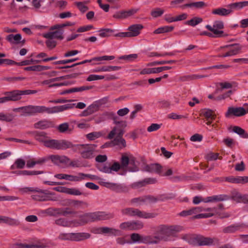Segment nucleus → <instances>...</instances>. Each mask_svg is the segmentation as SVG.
<instances>
[{"label": "nucleus", "mask_w": 248, "mask_h": 248, "mask_svg": "<svg viewBox=\"0 0 248 248\" xmlns=\"http://www.w3.org/2000/svg\"><path fill=\"white\" fill-rule=\"evenodd\" d=\"M72 108L70 104L47 108L45 106H29L22 107V113L26 115H32L36 113L46 112L47 113H56Z\"/></svg>", "instance_id": "f257e3e1"}, {"label": "nucleus", "mask_w": 248, "mask_h": 248, "mask_svg": "<svg viewBox=\"0 0 248 248\" xmlns=\"http://www.w3.org/2000/svg\"><path fill=\"white\" fill-rule=\"evenodd\" d=\"M138 162L136 160L135 157L130 154H126L123 155L121 158V166L118 163H114L110 167L111 173L112 171H117L121 167H126L128 170L130 172H136L139 170L138 167Z\"/></svg>", "instance_id": "f03ea898"}, {"label": "nucleus", "mask_w": 248, "mask_h": 248, "mask_svg": "<svg viewBox=\"0 0 248 248\" xmlns=\"http://www.w3.org/2000/svg\"><path fill=\"white\" fill-rule=\"evenodd\" d=\"M36 139L46 147L51 149L65 150L72 147V144L67 140L46 139L44 138V133H40L36 137Z\"/></svg>", "instance_id": "7ed1b4c3"}, {"label": "nucleus", "mask_w": 248, "mask_h": 248, "mask_svg": "<svg viewBox=\"0 0 248 248\" xmlns=\"http://www.w3.org/2000/svg\"><path fill=\"white\" fill-rule=\"evenodd\" d=\"M183 227L181 226H161L155 235V238L158 243L161 240L166 239V237L174 236L177 233L181 232Z\"/></svg>", "instance_id": "20e7f679"}, {"label": "nucleus", "mask_w": 248, "mask_h": 248, "mask_svg": "<svg viewBox=\"0 0 248 248\" xmlns=\"http://www.w3.org/2000/svg\"><path fill=\"white\" fill-rule=\"evenodd\" d=\"M183 239L188 241L192 245L199 246L211 245L214 244L215 239L206 237L203 236H195L190 234H186L183 237Z\"/></svg>", "instance_id": "39448f33"}, {"label": "nucleus", "mask_w": 248, "mask_h": 248, "mask_svg": "<svg viewBox=\"0 0 248 248\" xmlns=\"http://www.w3.org/2000/svg\"><path fill=\"white\" fill-rule=\"evenodd\" d=\"M112 217V215L110 213L100 212L87 214L81 217L80 222L79 225H82L85 223L93 221L95 220H105Z\"/></svg>", "instance_id": "423d86ee"}, {"label": "nucleus", "mask_w": 248, "mask_h": 248, "mask_svg": "<svg viewBox=\"0 0 248 248\" xmlns=\"http://www.w3.org/2000/svg\"><path fill=\"white\" fill-rule=\"evenodd\" d=\"M95 148V144L80 145L78 149L83 158L90 159L94 157Z\"/></svg>", "instance_id": "0eeeda50"}, {"label": "nucleus", "mask_w": 248, "mask_h": 248, "mask_svg": "<svg viewBox=\"0 0 248 248\" xmlns=\"http://www.w3.org/2000/svg\"><path fill=\"white\" fill-rule=\"evenodd\" d=\"M131 242L133 243L156 244L157 240L154 236H144L138 233H133L131 235Z\"/></svg>", "instance_id": "6e6552de"}, {"label": "nucleus", "mask_w": 248, "mask_h": 248, "mask_svg": "<svg viewBox=\"0 0 248 248\" xmlns=\"http://www.w3.org/2000/svg\"><path fill=\"white\" fill-rule=\"evenodd\" d=\"M205 28L211 31L214 37H221L223 36L224 24L222 21L217 20L213 23V26L207 25Z\"/></svg>", "instance_id": "1a4fd4ad"}, {"label": "nucleus", "mask_w": 248, "mask_h": 248, "mask_svg": "<svg viewBox=\"0 0 248 248\" xmlns=\"http://www.w3.org/2000/svg\"><path fill=\"white\" fill-rule=\"evenodd\" d=\"M195 214L200 212H205L206 213L199 214L194 217V218H204L212 217L214 215V208H203L202 207H197L193 208Z\"/></svg>", "instance_id": "9d476101"}, {"label": "nucleus", "mask_w": 248, "mask_h": 248, "mask_svg": "<svg viewBox=\"0 0 248 248\" xmlns=\"http://www.w3.org/2000/svg\"><path fill=\"white\" fill-rule=\"evenodd\" d=\"M89 234L85 233H62L59 235V238L62 240L79 241L89 238Z\"/></svg>", "instance_id": "9b49d317"}, {"label": "nucleus", "mask_w": 248, "mask_h": 248, "mask_svg": "<svg viewBox=\"0 0 248 248\" xmlns=\"http://www.w3.org/2000/svg\"><path fill=\"white\" fill-rule=\"evenodd\" d=\"M245 108H229L225 115L227 117H230L231 115H233L237 117L244 115L248 113V105L245 104Z\"/></svg>", "instance_id": "f8f14e48"}, {"label": "nucleus", "mask_w": 248, "mask_h": 248, "mask_svg": "<svg viewBox=\"0 0 248 248\" xmlns=\"http://www.w3.org/2000/svg\"><path fill=\"white\" fill-rule=\"evenodd\" d=\"M66 76H62L60 77H58L56 78H50L49 79H46L44 80L42 82V84L43 85H47L49 87H60L62 86H67L70 84V83L68 81L63 82L62 83H54L55 81H60L62 79H65Z\"/></svg>", "instance_id": "ddd939ff"}, {"label": "nucleus", "mask_w": 248, "mask_h": 248, "mask_svg": "<svg viewBox=\"0 0 248 248\" xmlns=\"http://www.w3.org/2000/svg\"><path fill=\"white\" fill-rule=\"evenodd\" d=\"M49 158L55 164L65 167L69 166L70 159L65 155H52Z\"/></svg>", "instance_id": "4468645a"}, {"label": "nucleus", "mask_w": 248, "mask_h": 248, "mask_svg": "<svg viewBox=\"0 0 248 248\" xmlns=\"http://www.w3.org/2000/svg\"><path fill=\"white\" fill-rule=\"evenodd\" d=\"M45 212L50 216H55L59 214L62 216H66L72 214L74 212L68 208L53 209L49 208L46 210Z\"/></svg>", "instance_id": "2eb2a0df"}, {"label": "nucleus", "mask_w": 248, "mask_h": 248, "mask_svg": "<svg viewBox=\"0 0 248 248\" xmlns=\"http://www.w3.org/2000/svg\"><path fill=\"white\" fill-rule=\"evenodd\" d=\"M124 214L130 216H138L140 217L147 218L153 217L152 214L142 212L138 210H133L131 208H127L123 210Z\"/></svg>", "instance_id": "dca6fc26"}, {"label": "nucleus", "mask_w": 248, "mask_h": 248, "mask_svg": "<svg viewBox=\"0 0 248 248\" xmlns=\"http://www.w3.org/2000/svg\"><path fill=\"white\" fill-rule=\"evenodd\" d=\"M143 26L140 24H135L130 26L127 29L129 37H136L140 34Z\"/></svg>", "instance_id": "f3484780"}, {"label": "nucleus", "mask_w": 248, "mask_h": 248, "mask_svg": "<svg viewBox=\"0 0 248 248\" xmlns=\"http://www.w3.org/2000/svg\"><path fill=\"white\" fill-rule=\"evenodd\" d=\"M51 247V243L47 242L46 244H36L25 245L21 243H17L13 245L12 248H46Z\"/></svg>", "instance_id": "a211bd4d"}, {"label": "nucleus", "mask_w": 248, "mask_h": 248, "mask_svg": "<svg viewBox=\"0 0 248 248\" xmlns=\"http://www.w3.org/2000/svg\"><path fill=\"white\" fill-rule=\"evenodd\" d=\"M171 69L170 66H162L157 68H145L142 69L140 74L141 75H149L151 74H156L161 72L163 71L168 70Z\"/></svg>", "instance_id": "6ab92c4d"}, {"label": "nucleus", "mask_w": 248, "mask_h": 248, "mask_svg": "<svg viewBox=\"0 0 248 248\" xmlns=\"http://www.w3.org/2000/svg\"><path fill=\"white\" fill-rule=\"evenodd\" d=\"M142 224L140 222H126L122 223L120 228L124 230H138L141 228Z\"/></svg>", "instance_id": "aec40b11"}, {"label": "nucleus", "mask_w": 248, "mask_h": 248, "mask_svg": "<svg viewBox=\"0 0 248 248\" xmlns=\"http://www.w3.org/2000/svg\"><path fill=\"white\" fill-rule=\"evenodd\" d=\"M124 131L123 129L120 126L119 124H118L110 132L108 135V138L109 139H112L114 138V139L115 138L122 137L124 134Z\"/></svg>", "instance_id": "412c9836"}, {"label": "nucleus", "mask_w": 248, "mask_h": 248, "mask_svg": "<svg viewBox=\"0 0 248 248\" xmlns=\"http://www.w3.org/2000/svg\"><path fill=\"white\" fill-rule=\"evenodd\" d=\"M114 56L104 55L100 57H96L92 58V60L94 62L93 64L94 65H100L104 64V61H111L114 59Z\"/></svg>", "instance_id": "4be33fe9"}, {"label": "nucleus", "mask_w": 248, "mask_h": 248, "mask_svg": "<svg viewBox=\"0 0 248 248\" xmlns=\"http://www.w3.org/2000/svg\"><path fill=\"white\" fill-rule=\"evenodd\" d=\"M80 222V221L79 222L75 223L71 221H69L64 218H60L57 219L55 220V223L57 225L59 226H62L63 227H71L73 226H78L79 223Z\"/></svg>", "instance_id": "5701e85b"}, {"label": "nucleus", "mask_w": 248, "mask_h": 248, "mask_svg": "<svg viewBox=\"0 0 248 248\" xmlns=\"http://www.w3.org/2000/svg\"><path fill=\"white\" fill-rule=\"evenodd\" d=\"M6 40L12 44H18L22 42L20 34H9L6 37Z\"/></svg>", "instance_id": "b1692460"}, {"label": "nucleus", "mask_w": 248, "mask_h": 248, "mask_svg": "<svg viewBox=\"0 0 248 248\" xmlns=\"http://www.w3.org/2000/svg\"><path fill=\"white\" fill-rule=\"evenodd\" d=\"M232 11L231 9H227L223 8H219L213 10L212 14L217 15L220 16H227L232 13Z\"/></svg>", "instance_id": "393cba45"}, {"label": "nucleus", "mask_w": 248, "mask_h": 248, "mask_svg": "<svg viewBox=\"0 0 248 248\" xmlns=\"http://www.w3.org/2000/svg\"><path fill=\"white\" fill-rule=\"evenodd\" d=\"M100 232L113 235H119L121 233V232L118 230L108 227H102L100 228Z\"/></svg>", "instance_id": "a878e982"}, {"label": "nucleus", "mask_w": 248, "mask_h": 248, "mask_svg": "<svg viewBox=\"0 0 248 248\" xmlns=\"http://www.w3.org/2000/svg\"><path fill=\"white\" fill-rule=\"evenodd\" d=\"M63 32L62 31H56L54 32H49L44 34V36L46 38H58L62 39Z\"/></svg>", "instance_id": "bb28decb"}, {"label": "nucleus", "mask_w": 248, "mask_h": 248, "mask_svg": "<svg viewBox=\"0 0 248 248\" xmlns=\"http://www.w3.org/2000/svg\"><path fill=\"white\" fill-rule=\"evenodd\" d=\"M228 6L231 9L240 10L245 7L248 6V1H240L230 4Z\"/></svg>", "instance_id": "cd10ccee"}, {"label": "nucleus", "mask_w": 248, "mask_h": 248, "mask_svg": "<svg viewBox=\"0 0 248 248\" xmlns=\"http://www.w3.org/2000/svg\"><path fill=\"white\" fill-rule=\"evenodd\" d=\"M49 69V67L47 66H43L40 65H34L29 67H27L24 68L26 71H33L40 72L44 70H46Z\"/></svg>", "instance_id": "c85d7f7f"}, {"label": "nucleus", "mask_w": 248, "mask_h": 248, "mask_svg": "<svg viewBox=\"0 0 248 248\" xmlns=\"http://www.w3.org/2000/svg\"><path fill=\"white\" fill-rule=\"evenodd\" d=\"M10 101H17L21 98L20 90H16L7 93Z\"/></svg>", "instance_id": "c756f323"}, {"label": "nucleus", "mask_w": 248, "mask_h": 248, "mask_svg": "<svg viewBox=\"0 0 248 248\" xmlns=\"http://www.w3.org/2000/svg\"><path fill=\"white\" fill-rule=\"evenodd\" d=\"M103 136V133L101 131H94L88 133L86 135V138L89 140H95Z\"/></svg>", "instance_id": "7c9ffc66"}, {"label": "nucleus", "mask_w": 248, "mask_h": 248, "mask_svg": "<svg viewBox=\"0 0 248 248\" xmlns=\"http://www.w3.org/2000/svg\"><path fill=\"white\" fill-rule=\"evenodd\" d=\"M84 173H79L75 175H68L67 180L74 182H79L84 180Z\"/></svg>", "instance_id": "2f4dec72"}, {"label": "nucleus", "mask_w": 248, "mask_h": 248, "mask_svg": "<svg viewBox=\"0 0 248 248\" xmlns=\"http://www.w3.org/2000/svg\"><path fill=\"white\" fill-rule=\"evenodd\" d=\"M51 126V123L46 120L40 121L34 124V127L39 129H45Z\"/></svg>", "instance_id": "473e14b6"}, {"label": "nucleus", "mask_w": 248, "mask_h": 248, "mask_svg": "<svg viewBox=\"0 0 248 248\" xmlns=\"http://www.w3.org/2000/svg\"><path fill=\"white\" fill-rule=\"evenodd\" d=\"M26 162L22 158L17 159L14 164L11 166V170H15L16 169H22L25 166Z\"/></svg>", "instance_id": "72a5a7b5"}, {"label": "nucleus", "mask_w": 248, "mask_h": 248, "mask_svg": "<svg viewBox=\"0 0 248 248\" xmlns=\"http://www.w3.org/2000/svg\"><path fill=\"white\" fill-rule=\"evenodd\" d=\"M112 142L114 145L118 146L120 148H123L126 146V141L122 137L115 138Z\"/></svg>", "instance_id": "f704fd0d"}, {"label": "nucleus", "mask_w": 248, "mask_h": 248, "mask_svg": "<svg viewBox=\"0 0 248 248\" xmlns=\"http://www.w3.org/2000/svg\"><path fill=\"white\" fill-rule=\"evenodd\" d=\"M174 29V27L173 26H165L161 27L157 29H156L154 31V33L155 34H159V33H163L168 32H170L172 31Z\"/></svg>", "instance_id": "c9c22d12"}, {"label": "nucleus", "mask_w": 248, "mask_h": 248, "mask_svg": "<svg viewBox=\"0 0 248 248\" xmlns=\"http://www.w3.org/2000/svg\"><path fill=\"white\" fill-rule=\"evenodd\" d=\"M101 37H108L114 32V31L109 28L102 29L98 31Z\"/></svg>", "instance_id": "e433bc0d"}, {"label": "nucleus", "mask_w": 248, "mask_h": 248, "mask_svg": "<svg viewBox=\"0 0 248 248\" xmlns=\"http://www.w3.org/2000/svg\"><path fill=\"white\" fill-rule=\"evenodd\" d=\"M155 179L152 178H147L144 180L143 181H140L136 183L134 185V186L136 187H140L145 186L146 184H154L155 182Z\"/></svg>", "instance_id": "4c0bfd02"}, {"label": "nucleus", "mask_w": 248, "mask_h": 248, "mask_svg": "<svg viewBox=\"0 0 248 248\" xmlns=\"http://www.w3.org/2000/svg\"><path fill=\"white\" fill-rule=\"evenodd\" d=\"M135 201L136 202H139L140 203L142 202H146V203H151V202H155L156 201V200L155 198L153 197L148 196V197H146L145 198H138V199H135Z\"/></svg>", "instance_id": "58836bf2"}, {"label": "nucleus", "mask_w": 248, "mask_h": 248, "mask_svg": "<svg viewBox=\"0 0 248 248\" xmlns=\"http://www.w3.org/2000/svg\"><path fill=\"white\" fill-rule=\"evenodd\" d=\"M89 88L88 87H85V86H81L79 87H74L70 89L67 90L65 91L64 92L62 93L61 94H64V93H75V92H82L83 91L88 90Z\"/></svg>", "instance_id": "ea45409f"}, {"label": "nucleus", "mask_w": 248, "mask_h": 248, "mask_svg": "<svg viewBox=\"0 0 248 248\" xmlns=\"http://www.w3.org/2000/svg\"><path fill=\"white\" fill-rule=\"evenodd\" d=\"M14 117V115L12 114L0 113V121H1L11 122L13 120Z\"/></svg>", "instance_id": "a19ab883"}, {"label": "nucleus", "mask_w": 248, "mask_h": 248, "mask_svg": "<svg viewBox=\"0 0 248 248\" xmlns=\"http://www.w3.org/2000/svg\"><path fill=\"white\" fill-rule=\"evenodd\" d=\"M223 198L221 196H216L213 197H208L205 199H203V202H213L217 201H223Z\"/></svg>", "instance_id": "79ce46f5"}, {"label": "nucleus", "mask_w": 248, "mask_h": 248, "mask_svg": "<svg viewBox=\"0 0 248 248\" xmlns=\"http://www.w3.org/2000/svg\"><path fill=\"white\" fill-rule=\"evenodd\" d=\"M232 130L234 133L237 134L242 138H248V134L246 133L243 129L239 127L235 126L233 128Z\"/></svg>", "instance_id": "37998d69"}, {"label": "nucleus", "mask_w": 248, "mask_h": 248, "mask_svg": "<svg viewBox=\"0 0 248 248\" xmlns=\"http://www.w3.org/2000/svg\"><path fill=\"white\" fill-rule=\"evenodd\" d=\"M202 21V18L198 17H194L191 19L188 20L186 21V24L187 25H190L191 26L194 27L198 24L201 23Z\"/></svg>", "instance_id": "c03bdc74"}, {"label": "nucleus", "mask_w": 248, "mask_h": 248, "mask_svg": "<svg viewBox=\"0 0 248 248\" xmlns=\"http://www.w3.org/2000/svg\"><path fill=\"white\" fill-rule=\"evenodd\" d=\"M66 193L70 195L79 196L82 194V192L76 188H67L66 190Z\"/></svg>", "instance_id": "a18cd8bd"}, {"label": "nucleus", "mask_w": 248, "mask_h": 248, "mask_svg": "<svg viewBox=\"0 0 248 248\" xmlns=\"http://www.w3.org/2000/svg\"><path fill=\"white\" fill-rule=\"evenodd\" d=\"M89 3V1H85V2H77L76 3L78 8L81 12H85L88 9V8L86 6V4Z\"/></svg>", "instance_id": "49530a36"}, {"label": "nucleus", "mask_w": 248, "mask_h": 248, "mask_svg": "<svg viewBox=\"0 0 248 248\" xmlns=\"http://www.w3.org/2000/svg\"><path fill=\"white\" fill-rule=\"evenodd\" d=\"M40 62L39 60L31 59L29 60H25L18 63L19 66L28 65L32 64L37 63Z\"/></svg>", "instance_id": "de8ad7c7"}, {"label": "nucleus", "mask_w": 248, "mask_h": 248, "mask_svg": "<svg viewBox=\"0 0 248 248\" xmlns=\"http://www.w3.org/2000/svg\"><path fill=\"white\" fill-rule=\"evenodd\" d=\"M45 161L44 159H39L37 160H30L27 162V167L31 168H33L35 165L41 164Z\"/></svg>", "instance_id": "09e8293b"}, {"label": "nucleus", "mask_w": 248, "mask_h": 248, "mask_svg": "<svg viewBox=\"0 0 248 248\" xmlns=\"http://www.w3.org/2000/svg\"><path fill=\"white\" fill-rule=\"evenodd\" d=\"M104 76L103 75H98L95 74L90 75L87 78L88 81H92L94 80H101L104 78Z\"/></svg>", "instance_id": "8fccbe9b"}, {"label": "nucleus", "mask_w": 248, "mask_h": 248, "mask_svg": "<svg viewBox=\"0 0 248 248\" xmlns=\"http://www.w3.org/2000/svg\"><path fill=\"white\" fill-rule=\"evenodd\" d=\"M16 221L12 218L5 216H0V223H6L9 224L15 223Z\"/></svg>", "instance_id": "3c124183"}, {"label": "nucleus", "mask_w": 248, "mask_h": 248, "mask_svg": "<svg viewBox=\"0 0 248 248\" xmlns=\"http://www.w3.org/2000/svg\"><path fill=\"white\" fill-rule=\"evenodd\" d=\"M164 11L161 8H156L152 10L151 14L154 17H157L160 16L163 14Z\"/></svg>", "instance_id": "603ef678"}, {"label": "nucleus", "mask_w": 248, "mask_h": 248, "mask_svg": "<svg viewBox=\"0 0 248 248\" xmlns=\"http://www.w3.org/2000/svg\"><path fill=\"white\" fill-rule=\"evenodd\" d=\"M201 114L207 118H212L213 112L211 109L203 108L201 111Z\"/></svg>", "instance_id": "864d4df0"}, {"label": "nucleus", "mask_w": 248, "mask_h": 248, "mask_svg": "<svg viewBox=\"0 0 248 248\" xmlns=\"http://www.w3.org/2000/svg\"><path fill=\"white\" fill-rule=\"evenodd\" d=\"M161 127V124H152L147 128V131L149 132H152L157 131Z\"/></svg>", "instance_id": "5fc2aeb1"}, {"label": "nucleus", "mask_w": 248, "mask_h": 248, "mask_svg": "<svg viewBox=\"0 0 248 248\" xmlns=\"http://www.w3.org/2000/svg\"><path fill=\"white\" fill-rule=\"evenodd\" d=\"M168 117L169 118L172 119H181L187 118V115H179L176 113H171L169 114Z\"/></svg>", "instance_id": "6e6d98bb"}, {"label": "nucleus", "mask_w": 248, "mask_h": 248, "mask_svg": "<svg viewBox=\"0 0 248 248\" xmlns=\"http://www.w3.org/2000/svg\"><path fill=\"white\" fill-rule=\"evenodd\" d=\"M18 198L16 196H0V201H13L18 200Z\"/></svg>", "instance_id": "4d7b16f0"}, {"label": "nucleus", "mask_w": 248, "mask_h": 248, "mask_svg": "<svg viewBox=\"0 0 248 248\" xmlns=\"http://www.w3.org/2000/svg\"><path fill=\"white\" fill-rule=\"evenodd\" d=\"M240 49L241 47L239 46H232L230 48L229 51H230L232 56H233L238 54L240 52Z\"/></svg>", "instance_id": "13d9d810"}, {"label": "nucleus", "mask_w": 248, "mask_h": 248, "mask_svg": "<svg viewBox=\"0 0 248 248\" xmlns=\"http://www.w3.org/2000/svg\"><path fill=\"white\" fill-rule=\"evenodd\" d=\"M205 4L203 1H197L191 3V8L199 9L203 7Z\"/></svg>", "instance_id": "bf43d9fd"}, {"label": "nucleus", "mask_w": 248, "mask_h": 248, "mask_svg": "<svg viewBox=\"0 0 248 248\" xmlns=\"http://www.w3.org/2000/svg\"><path fill=\"white\" fill-rule=\"evenodd\" d=\"M93 29V26H92L91 25H89L79 27L77 30V31L78 32H85L86 31H89Z\"/></svg>", "instance_id": "052dcab7"}, {"label": "nucleus", "mask_w": 248, "mask_h": 248, "mask_svg": "<svg viewBox=\"0 0 248 248\" xmlns=\"http://www.w3.org/2000/svg\"><path fill=\"white\" fill-rule=\"evenodd\" d=\"M78 60V58H75V59H69V60H61V61H58L55 62L54 64H66L68 63L74 62Z\"/></svg>", "instance_id": "680f3d73"}, {"label": "nucleus", "mask_w": 248, "mask_h": 248, "mask_svg": "<svg viewBox=\"0 0 248 248\" xmlns=\"http://www.w3.org/2000/svg\"><path fill=\"white\" fill-rule=\"evenodd\" d=\"M69 125L67 123H64L60 124L58 127V129L61 132H64L68 130Z\"/></svg>", "instance_id": "e2e57ef3"}, {"label": "nucleus", "mask_w": 248, "mask_h": 248, "mask_svg": "<svg viewBox=\"0 0 248 248\" xmlns=\"http://www.w3.org/2000/svg\"><path fill=\"white\" fill-rule=\"evenodd\" d=\"M42 172L39 171L22 170L21 173L23 175H32L41 174Z\"/></svg>", "instance_id": "0e129e2a"}, {"label": "nucleus", "mask_w": 248, "mask_h": 248, "mask_svg": "<svg viewBox=\"0 0 248 248\" xmlns=\"http://www.w3.org/2000/svg\"><path fill=\"white\" fill-rule=\"evenodd\" d=\"M194 214H195L193 208L188 210L183 211L180 213V215L182 217H186L187 216L192 215Z\"/></svg>", "instance_id": "69168bd1"}, {"label": "nucleus", "mask_w": 248, "mask_h": 248, "mask_svg": "<svg viewBox=\"0 0 248 248\" xmlns=\"http://www.w3.org/2000/svg\"><path fill=\"white\" fill-rule=\"evenodd\" d=\"M129 111V109L127 108H123L120 109L117 111V114L120 116H124L127 114Z\"/></svg>", "instance_id": "338daca9"}, {"label": "nucleus", "mask_w": 248, "mask_h": 248, "mask_svg": "<svg viewBox=\"0 0 248 248\" xmlns=\"http://www.w3.org/2000/svg\"><path fill=\"white\" fill-rule=\"evenodd\" d=\"M77 124L78 127L80 129H86L90 126V125L85 121L77 123Z\"/></svg>", "instance_id": "774afa93"}]
</instances>
